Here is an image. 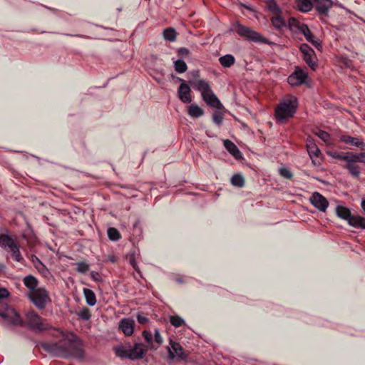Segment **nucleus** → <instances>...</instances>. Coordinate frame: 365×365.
Listing matches in <instances>:
<instances>
[{
	"label": "nucleus",
	"mask_w": 365,
	"mask_h": 365,
	"mask_svg": "<svg viewBox=\"0 0 365 365\" xmlns=\"http://www.w3.org/2000/svg\"><path fill=\"white\" fill-rule=\"evenodd\" d=\"M40 346L45 351L56 357H74L81 360L84 356L83 343L73 332L70 333L65 341L42 342Z\"/></svg>",
	"instance_id": "obj_1"
},
{
	"label": "nucleus",
	"mask_w": 365,
	"mask_h": 365,
	"mask_svg": "<svg viewBox=\"0 0 365 365\" xmlns=\"http://www.w3.org/2000/svg\"><path fill=\"white\" fill-rule=\"evenodd\" d=\"M192 75L193 77H195V79L190 80L189 83L193 87L194 89L201 93L202 100L210 107L218 110L221 109L222 105L212 91L209 83L205 80L198 78V71L192 72Z\"/></svg>",
	"instance_id": "obj_2"
},
{
	"label": "nucleus",
	"mask_w": 365,
	"mask_h": 365,
	"mask_svg": "<svg viewBox=\"0 0 365 365\" xmlns=\"http://www.w3.org/2000/svg\"><path fill=\"white\" fill-rule=\"evenodd\" d=\"M0 247L4 250L9 251L11 258L14 261L20 263L24 262V259L20 251V245L15 237L9 235V232L7 229L5 230V232L0 234Z\"/></svg>",
	"instance_id": "obj_3"
},
{
	"label": "nucleus",
	"mask_w": 365,
	"mask_h": 365,
	"mask_svg": "<svg viewBox=\"0 0 365 365\" xmlns=\"http://www.w3.org/2000/svg\"><path fill=\"white\" fill-rule=\"evenodd\" d=\"M298 106L297 98L294 96L284 98L275 109V118L279 122L292 118Z\"/></svg>",
	"instance_id": "obj_4"
},
{
	"label": "nucleus",
	"mask_w": 365,
	"mask_h": 365,
	"mask_svg": "<svg viewBox=\"0 0 365 365\" xmlns=\"http://www.w3.org/2000/svg\"><path fill=\"white\" fill-rule=\"evenodd\" d=\"M26 324L27 327L34 331H43L48 330L51 325L48 324L47 319L42 318L34 311H31L26 314Z\"/></svg>",
	"instance_id": "obj_5"
},
{
	"label": "nucleus",
	"mask_w": 365,
	"mask_h": 365,
	"mask_svg": "<svg viewBox=\"0 0 365 365\" xmlns=\"http://www.w3.org/2000/svg\"><path fill=\"white\" fill-rule=\"evenodd\" d=\"M234 26L235 28V31L241 37H244L247 40L254 42H260L268 45L272 44V42L262 36L259 33L240 24L239 22H236Z\"/></svg>",
	"instance_id": "obj_6"
},
{
	"label": "nucleus",
	"mask_w": 365,
	"mask_h": 365,
	"mask_svg": "<svg viewBox=\"0 0 365 365\" xmlns=\"http://www.w3.org/2000/svg\"><path fill=\"white\" fill-rule=\"evenodd\" d=\"M27 295L31 302L39 309H43L51 302L48 291L43 287H38Z\"/></svg>",
	"instance_id": "obj_7"
},
{
	"label": "nucleus",
	"mask_w": 365,
	"mask_h": 365,
	"mask_svg": "<svg viewBox=\"0 0 365 365\" xmlns=\"http://www.w3.org/2000/svg\"><path fill=\"white\" fill-rule=\"evenodd\" d=\"M0 317L9 324L14 326H21L23 324V321L19 314L6 304H0Z\"/></svg>",
	"instance_id": "obj_8"
},
{
	"label": "nucleus",
	"mask_w": 365,
	"mask_h": 365,
	"mask_svg": "<svg viewBox=\"0 0 365 365\" xmlns=\"http://www.w3.org/2000/svg\"><path fill=\"white\" fill-rule=\"evenodd\" d=\"M310 203L318 210L326 212L329 203L327 198L318 192L312 193L309 198Z\"/></svg>",
	"instance_id": "obj_9"
},
{
	"label": "nucleus",
	"mask_w": 365,
	"mask_h": 365,
	"mask_svg": "<svg viewBox=\"0 0 365 365\" xmlns=\"http://www.w3.org/2000/svg\"><path fill=\"white\" fill-rule=\"evenodd\" d=\"M307 77V73L297 67L294 72L288 77L287 81L291 86H296L305 83Z\"/></svg>",
	"instance_id": "obj_10"
},
{
	"label": "nucleus",
	"mask_w": 365,
	"mask_h": 365,
	"mask_svg": "<svg viewBox=\"0 0 365 365\" xmlns=\"http://www.w3.org/2000/svg\"><path fill=\"white\" fill-rule=\"evenodd\" d=\"M314 6L321 16H327L329 9L333 6L332 0H314Z\"/></svg>",
	"instance_id": "obj_11"
},
{
	"label": "nucleus",
	"mask_w": 365,
	"mask_h": 365,
	"mask_svg": "<svg viewBox=\"0 0 365 365\" xmlns=\"http://www.w3.org/2000/svg\"><path fill=\"white\" fill-rule=\"evenodd\" d=\"M190 93V88L187 83H180L178 91V96L179 99L182 103H189L192 101V96Z\"/></svg>",
	"instance_id": "obj_12"
},
{
	"label": "nucleus",
	"mask_w": 365,
	"mask_h": 365,
	"mask_svg": "<svg viewBox=\"0 0 365 365\" xmlns=\"http://www.w3.org/2000/svg\"><path fill=\"white\" fill-rule=\"evenodd\" d=\"M302 34L304 36L306 40L311 43L315 48L318 50L322 49V43L321 41L314 36L311 32L310 29L307 26V25H302Z\"/></svg>",
	"instance_id": "obj_13"
},
{
	"label": "nucleus",
	"mask_w": 365,
	"mask_h": 365,
	"mask_svg": "<svg viewBox=\"0 0 365 365\" xmlns=\"http://www.w3.org/2000/svg\"><path fill=\"white\" fill-rule=\"evenodd\" d=\"M171 348L168 349V354L170 359H173L178 357L181 359L186 358V355L183 352V349L179 343L170 341Z\"/></svg>",
	"instance_id": "obj_14"
},
{
	"label": "nucleus",
	"mask_w": 365,
	"mask_h": 365,
	"mask_svg": "<svg viewBox=\"0 0 365 365\" xmlns=\"http://www.w3.org/2000/svg\"><path fill=\"white\" fill-rule=\"evenodd\" d=\"M135 322L130 318H124L120 321L119 329L126 336H130L133 334L134 331Z\"/></svg>",
	"instance_id": "obj_15"
},
{
	"label": "nucleus",
	"mask_w": 365,
	"mask_h": 365,
	"mask_svg": "<svg viewBox=\"0 0 365 365\" xmlns=\"http://www.w3.org/2000/svg\"><path fill=\"white\" fill-rule=\"evenodd\" d=\"M340 141L346 144H351L360 148L362 150H365V143L362 139L359 138H355L348 135H343L340 136Z\"/></svg>",
	"instance_id": "obj_16"
},
{
	"label": "nucleus",
	"mask_w": 365,
	"mask_h": 365,
	"mask_svg": "<svg viewBox=\"0 0 365 365\" xmlns=\"http://www.w3.org/2000/svg\"><path fill=\"white\" fill-rule=\"evenodd\" d=\"M307 149L310 158L315 164V158H317L321 155V151L314 142L312 139L308 138L307 140Z\"/></svg>",
	"instance_id": "obj_17"
},
{
	"label": "nucleus",
	"mask_w": 365,
	"mask_h": 365,
	"mask_svg": "<svg viewBox=\"0 0 365 365\" xmlns=\"http://www.w3.org/2000/svg\"><path fill=\"white\" fill-rule=\"evenodd\" d=\"M346 163V164L344 165V168L347 169L352 177L358 178L361 173V168L356 164V162H355L353 158H349Z\"/></svg>",
	"instance_id": "obj_18"
},
{
	"label": "nucleus",
	"mask_w": 365,
	"mask_h": 365,
	"mask_svg": "<svg viewBox=\"0 0 365 365\" xmlns=\"http://www.w3.org/2000/svg\"><path fill=\"white\" fill-rule=\"evenodd\" d=\"M146 349L143 344H136L133 348L129 349V359L132 360L142 359L145 353Z\"/></svg>",
	"instance_id": "obj_19"
},
{
	"label": "nucleus",
	"mask_w": 365,
	"mask_h": 365,
	"mask_svg": "<svg viewBox=\"0 0 365 365\" xmlns=\"http://www.w3.org/2000/svg\"><path fill=\"white\" fill-rule=\"evenodd\" d=\"M24 284L29 289V293H31L34 291L38 289V279L33 275H27L23 279Z\"/></svg>",
	"instance_id": "obj_20"
},
{
	"label": "nucleus",
	"mask_w": 365,
	"mask_h": 365,
	"mask_svg": "<svg viewBox=\"0 0 365 365\" xmlns=\"http://www.w3.org/2000/svg\"><path fill=\"white\" fill-rule=\"evenodd\" d=\"M224 146L227 150L235 157L236 159L242 158V153L236 146V145L230 140H224Z\"/></svg>",
	"instance_id": "obj_21"
},
{
	"label": "nucleus",
	"mask_w": 365,
	"mask_h": 365,
	"mask_svg": "<svg viewBox=\"0 0 365 365\" xmlns=\"http://www.w3.org/2000/svg\"><path fill=\"white\" fill-rule=\"evenodd\" d=\"M336 213L339 217L346 220L348 222V224L349 223V221L351 220L353 216V215L351 212V210L348 207L341 205H339L336 207Z\"/></svg>",
	"instance_id": "obj_22"
},
{
	"label": "nucleus",
	"mask_w": 365,
	"mask_h": 365,
	"mask_svg": "<svg viewBox=\"0 0 365 365\" xmlns=\"http://www.w3.org/2000/svg\"><path fill=\"white\" fill-rule=\"evenodd\" d=\"M349 225L354 228L365 230V217L353 215Z\"/></svg>",
	"instance_id": "obj_23"
},
{
	"label": "nucleus",
	"mask_w": 365,
	"mask_h": 365,
	"mask_svg": "<svg viewBox=\"0 0 365 365\" xmlns=\"http://www.w3.org/2000/svg\"><path fill=\"white\" fill-rule=\"evenodd\" d=\"M314 0H296L297 9L302 12H308L312 10Z\"/></svg>",
	"instance_id": "obj_24"
},
{
	"label": "nucleus",
	"mask_w": 365,
	"mask_h": 365,
	"mask_svg": "<svg viewBox=\"0 0 365 365\" xmlns=\"http://www.w3.org/2000/svg\"><path fill=\"white\" fill-rule=\"evenodd\" d=\"M83 294L88 305L93 307L96 304V297L93 291L88 288H84Z\"/></svg>",
	"instance_id": "obj_25"
},
{
	"label": "nucleus",
	"mask_w": 365,
	"mask_h": 365,
	"mask_svg": "<svg viewBox=\"0 0 365 365\" xmlns=\"http://www.w3.org/2000/svg\"><path fill=\"white\" fill-rule=\"evenodd\" d=\"M303 59L312 70H315L317 68V58L314 51V54H311V53H309L307 55H303Z\"/></svg>",
	"instance_id": "obj_26"
},
{
	"label": "nucleus",
	"mask_w": 365,
	"mask_h": 365,
	"mask_svg": "<svg viewBox=\"0 0 365 365\" xmlns=\"http://www.w3.org/2000/svg\"><path fill=\"white\" fill-rule=\"evenodd\" d=\"M50 335L55 338H61L60 341H65L70 335L71 332H64L58 328H52L51 327Z\"/></svg>",
	"instance_id": "obj_27"
},
{
	"label": "nucleus",
	"mask_w": 365,
	"mask_h": 365,
	"mask_svg": "<svg viewBox=\"0 0 365 365\" xmlns=\"http://www.w3.org/2000/svg\"><path fill=\"white\" fill-rule=\"evenodd\" d=\"M220 63L225 68H230L235 62V57L231 54H226L219 58Z\"/></svg>",
	"instance_id": "obj_28"
},
{
	"label": "nucleus",
	"mask_w": 365,
	"mask_h": 365,
	"mask_svg": "<svg viewBox=\"0 0 365 365\" xmlns=\"http://www.w3.org/2000/svg\"><path fill=\"white\" fill-rule=\"evenodd\" d=\"M188 114L193 118H199L204 114L203 110L197 105L192 104L188 108Z\"/></svg>",
	"instance_id": "obj_29"
},
{
	"label": "nucleus",
	"mask_w": 365,
	"mask_h": 365,
	"mask_svg": "<svg viewBox=\"0 0 365 365\" xmlns=\"http://www.w3.org/2000/svg\"><path fill=\"white\" fill-rule=\"evenodd\" d=\"M349 153L350 152H346V153H339L337 151H328L327 155L331 157L332 158L338 159V160H344V161L346 162V160L349 159V158H350Z\"/></svg>",
	"instance_id": "obj_30"
},
{
	"label": "nucleus",
	"mask_w": 365,
	"mask_h": 365,
	"mask_svg": "<svg viewBox=\"0 0 365 365\" xmlns=\"http://www.w3.org/2000/svg\"><path fill=\"white\" fill-rule=\"evenodd\" d=\"M265 4L269 11L274 14H280L281 9L277 5L276 0H265Z\"/></svg>",
	"instance_id": "obj_31"
},
{
	"label": "nucleus",
	"mask_w": 365,
	"mask_h": 365,
	"mask_svg": "<svg viewBox=\"0 0 365 365\" xmlns=\"http://www.w3.org/2000/svg\"><path fill=\"white\" fill-rule=\"evenodd\" d=\"M21 236L22 239H24L26 241V244L30 249H32L33 247H34L36 246V238L34 235H33L32 234H27V233L23 232Z\"/></svg>",
	"instance_id": "obj_32"
},
{
	"label": "nucleus",
	"mask_w": 365,
	"mask_h": 365,
	"mask_svg": "<svg viewBox=\"0 0 365 365\" xmlns=\"http://www.w3.org/2000/svg\"><path fill=\"white\" fill-rule=\"evenodd\" d=\"M176 31L173 28H167L163 31V38L170 42L174 41L176 39Z\"/></svg>",
	"instance_id": "obj_33"
},
{
	"label": "nucleus",
	"mask_w": 365,
	"mask_h": 365,
	"mask_svg": "<svg viewBox=\"0 0 365 365\" xmlns=\"http://www.w3.org/2000/svg\"><path fill=\"white\" fill-rule=\"evenodd\" d=\"M271 22L274 27L277 29H281L282 28L286 26L285 21L279 16V14H276V16L272 17L271 19Z\"/></svg>",
	"instance_id": "obj_34"
},
{
	"label": "nucleus",
	"mask_w": 365,
	"mask_h": 365,
	"mask_svg": "<svg viewBox=\"0 0 365 365\" xmlns=\"http://www.w3.org/2000/svg\"><path fill=\"white\" fill-rule=\"evenodd\" d=\"M174 67L175 70L179 73H182L187 69L186 63L181 59H178L174 62Z\"/></svg>",
	"instance_id": "obj_35"
},
{
	"label": "nucleus",
	"mask_w": 365,
	"mask_h": 365,
	"mask_svg": "<svg viewBox=\"0 0 365 365\" xmlns=\"http://www.w3.org/2000/svg\"><path fill=\"white\" fill-rule=\"evenodd\" d=\"M231 183L235 187H242L245 185L244 178L240 174L234 175L231 178Z\"/></svg>",
	"instance_id": "obj_36"
},
{
	"label": "nucleus",
	"mask_w": 365,
	"mask_h": 365,
	"mask_svg": "<svg viewBox=\"0 0 365 365\" xmlns=\"http://www.w3.org/2000/svg\"><path fill=\"white\" fill-rule=\"evenodd\" d=\"M170 322L173 327L176 328L180 327L185 324V320L178 315L170 316Z\"/></svg>",
	"instance_id": "obj_37"
},
{
	"label": "nucleus",
	"mask_w": 365,
	"mask_h": 365,
	"mask_svg": "<svg viewBox=\"0 0 365 365\" xmlns=\"http://www.w3.org/2000/svg\"><path fill=\"white\" fill-rule=\"evenodd\" d=\"M115 352L116 355L120 358H128L129 359L130 353H129V349L120 346L115 348Z\"/></svg>",
	"instance_id": "obj_38"
},
{
	"label": "nucleus",
	"mask_w": 365,
	"mask_h": 365,
	"mask_svg": "<svg viewBox=\"0 0 365 365\" xmlns=\"http://www.w3.org/2000/svg\"><path fill=\"white\" fill-rule=\"evenodd\" d=\"M302 25H305L303 23H301L299 21H298L296 19L294 18H289V21H288V27L291 29V30H294V29H297L299 31L302 32Z\"/></svg>",
	"instance_id": "obj_39"
},
{
	"label": "nucleus",
	"mask_w": 365,
	"mask_h": 365,
	"mask_svg": "<svg viewBox=\"0 0 365 365\" xmlns=\"http://www.w3.org/2000/svg\"><path fill=\"white\" fill-rule=\"evenodd\" d=\"M107 234L108 238L112 241H118L121 237L118 230L114 227H109Z\"/></svg>",
	"instance_id": "obj_40"
},
{
	"label": "nucleus",
	"mask_w": 365,
	"mask_h": 365,
	"mask_svg": "<svg viewBox=\"0 0 365 365\" xmlns=\"http://www.w3.org/2000/svg\"><path fill=\"white\" fill-rule=\"evenodd\" d=\"M76 271L79 273L85 274L88 272L90 266L88 264L84 262H80L76 263Z\"/></svg>",
	"instance_id": "obj_41"
},
{
	"label": "nucleus",
	"mask_w": 365,
	"mask_h": 365,
	"mask_svg": "<svg viewBox=\"0 0 365 365\" xmlns=\"http://www.w3.org/2000/svg\"><path fill=\"white\" fill-rule=\"evenodd\" d=\"M350 158H353L356 163H365V153H349Z\"/></svg>",
	"instance_id": "obj_42"
},
{
	"label": "nucleus",
	"mask_w": 365,
	"mask_h": 365,
	"mask_svg": "<svg viewBox=\"0 0 365 365\" xmlns=\"http://www.w3.org/2000/svg\"><path fill=\"white\" fill-rule=\"evenodd\" d=\"M212 120L213 122L217 125H220L222 123L223 120V114L220 111H215L212 115Z\"/></svg>",
	"instance_id": "obj_43"
},
{
	"label": "nucleus",
	"mask_w": 365,
	"mask_h": 365,
	"mask_svg": "<svg viewBox=\"0 0 365 365\" xmlns=\"http://www.w3.org/2000/svg\"><path fill=\"white\" fill-rule=\"evenodd\" d=\"M142 334H143V336L144 339L149 344H150L152 349H157L158 348V346L157 347H154V346L153 345V334H152L151 332L148 331H143Z\"/></svg>",
	"instance_id": "obj_44"
},
{
	"label": "nucleus",
	"mask_w": 365,
	"mask_h": 365,
	"mask_svg": "<svg viewBox=\"0 0 365 365\" xmlns=\"http://www.w3.org/2000/svg\"><path fill=\"white\" fill-rule=\"evenodd\" d=\"M78 317L84 320H88L91 317V312L88 308H83L82 309L79 313L78 314Z\"/></svg>",
	"instance_id": "obj_45"
},
{
	"label": "nucleus",
	"mask_w": 365,
	"mask_h": 365,
	"mask_svg": "<svg viewBox=\"0 0 365 365\" xmlns=\"http://www.w3.org/2000/svg\"><path fill=\"white\" fill-rule=\"evenodd\" d=\"M300 51L302 53L303 55H307L308 53H311V54H314V50L307 43H302L300 46Z\"/></svg>",
	"instance_id": "obj_46"
},
{
	"label": "nucleus",
	"mask_w": 365,
	"mask_h": 365,
	"mask_svg": "<svg viewBox=\"0 0 365 365\" xmlns=\"http://www.w3.org/2000/svg\"><path fill=\"white\" fill-rule=\"evenodd\" d=\"M280 175L286 179H291L292 178V174L291 171L286 168H282L279 169Z\"/></svg>",
	"instance_id": "obj_47"
},
{
	"label": "nucleus",
	"mask_w": 365,
	"mask_h": 365,
	"mask_svg": "<svg viewBox=\"0 0 365 365\" xmlns=\"http://www.w3.org/2000/svg\"><path fill=\"white\" fill-rule=\"evenodd\" d=\"M316 134L319 138H321L324 142H327L330 138L329 134L324 130H319Z\"/></svg>",
	"instance_id": "obj_48"
},
{
	"label": "nucleus",
	"mask_w": 365,
	"mask_h": 365,
	"mask_svg": "<svg viewBox=\"0 0 365 365\" xmlns=\"http://www.w3.org/2000/svg\"><path fill=\"white\" fill-rule=\"evenodd\" d=\"M155 341L158 344V346L162 344L163 340L158 329H155L154 332Z\"/></svg>",
	"instance_id": "obj_49"
},
{
	"label": "nucleus",
	"mask_w": 365,
	"mask_h": 365,
	"mask_svg": "<svg viewBox=\"0 0 365 365\" xmlns=\"http://www.w3.org/2000/svg\"><path fill=\"white\" fill-rule=\"evenodd\" d=\"M37 262H38V264H36V269L40 272H42V273H44L45 272H48V269H46V267H45V265L36 257H35Z\"/></svg>",
	"instance_id": "obj_50"
},
{
	"label": "nucleus",
	"mask_w": 365,
	"mask_h": 365,
	"mask_svg": "<svg viewBox=\"0 0 365 365\" xmlns=\"http://www.w3.org/2000/svg\"><path fill=\"white\" fill-rule=\"evenodd\" d=\"M91 277L95 281V282H101L102 281V278L100 276V274L98 272L92 271L90 273Z\"/></svg>",
	"instance_id": "obj_51"
},
{
	"label": "nucleus",
	"mask_w": 365,
	"mask_h": 365,
	"mask_svg": "<svg viewBox=\"0 0 365 365\" xmlns=\"http://www.w3.org/2000/svg\"><path fill=\"white\" fill-rule=\"evenodd\" d=\"M9 296V292L6 288H0V299H4Z\"/></svg>",
	"instance_id": "obj_52"
},
{
	"label": "nucleus",
	"mask_w": 365,
	"mask_h": 365,
	"mask_svg": "<svg viewBox=\"0 0 365 365\" xmlns=\"http://www.w3.org/2000/svg\"><path fill=\"white\" fill-rule=\"evenodd\" d=\"M178 54L182 56H187L189 54V50L186 48H180L178 51Z\"/></svg>",
	"instance_id": "obj_53"
},
{
	"label": "nucleus",
	"mask_w": 365,
	"mask_h": 365,
	"mask_svg": "<svg viewBox=\"0 0 365 365\" xmlns=\"http://www.w3.org/2000/svg\"><path fill=\"white\" fill-rule=\"evenodd\" d=\"M137 319H138V322L141 324H143L148 321V319L146 317H144L141 314H138Z\"/></svg>",
	"instance_id": "obj_54"
},
{
	"label": "nucleus",
	"mask_w": 365,
	"mask_h": 365,
	"mask_svg": "<svg viewBox=\"0 0 365 365\" xmlns=\"http://www.w3.org/2000/svg\"><path fill=\"white\" fill-rule=\"evenodd\" d=\"M5 268H6L5 265L0 263V274L3 273L4 272Z\"/></svg>",
	"instance_id": "obj_55"
},
{
	"label": "nucleus",
	"mask_w": 365,
	"mask_h": 365,
	"mask_svg": "<svg viewBox=\"0 0 365 365\" xmlns=\"http://www.w3.org/2000/svg\"><path fill=\"white\" fill-rule=\"evenodd\" d=\"M108 259L111 262H115L116 261V258L114 256H108Z\"/></svg>",
	"instance_id": "obj_56"
},
{
	"label": "nucleus",
	"mask_w": 365,
	"mask_h": 365,
	"mask_svg": "<svg viewBox=\"0 0 365 365\" xmlns=\"http://www.w3.org/2000/svg\"><path fill=\"white\" fill-rule=\"evenodd\" d=\"M361 206L362 210L365 212V198L361 200Z\"/></svg>",
	"instance_id": "obj_57"
},
{
	"label": "nucleus",
	"mask_w": 365,
	"mask_h": 365,
	"mask_svg": "<svg viewBox=\"0 0 365 365\" xmlns=\"http://www.w3.org/2000/svg\"><path fill=\"white\" fill-rule=\"evenodd\" d=\"M176 79H177L178 81L181 82V83H185V81H184L183 79H182L181 78H180V77H176Z\"/></svg>",
	"instance_id": "obj_58"
},
{
	"label": "nucleus",
	"mask_w": 365,
	"mask_h": 365,
	"mask_svg": "<svg viewBox=\"0 0 365 365\" xmlns=\"http://www.w3.org/2000/svg\"><path fill=\"white\" fill-rule=\"evenodd\" d=\"M130 263L133 265V267H134V269H135V261L133 259H130Z\"/></svg>",
	"instance_id": "obj_59"
},
{
	"label": "nucleus",
	"mask_w": 365,
	"mask_h": 365,
	"mask_svg": "<svg viewBox=\"0 0 365 365\" xmlns=\"http://www.w3.org/2000/svg\"><path fill=\"white\" fill-rule=\"evenodd\" d=\"M75 36H78V37H80V38H85L86 37L85 36H81V35H75Z\"/></svg>",
	"instance_id": "obj_60"
},
{
	"label": "nucleus",
	"mask_w": 365,
	"mask_h": 365,
	"mask_svg": "<svg viewBox=\"0 0 365 365\" xmlns=\"http://www.w3.org/2000/svg\"><path fill=\"white\" fill-rule=\"evenodd\" d=\"M244 7H245L246 9H250L249 6H245V5H242Z\"/></svg>",
	"instance_id": "obj_61"
}]
</instances>
